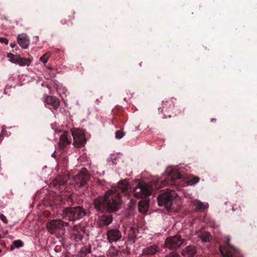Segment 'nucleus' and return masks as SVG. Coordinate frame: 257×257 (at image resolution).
Here are the masks:
<instances>
[{
  "instance_id": "1",
  "label": "nucleus",
  "mask_w": 257,
  "mask_h": 257,
  "mask_svg": "<svg viewBox=\"0 0 257 257\" xmlns=\"http://www.w3.org/2000/svg\"><path fill=\"white\" fill-rule=\"evenodd\" d=\"M121 200L119 193L115 189L108 190L104 197H98L94 201L95 208L99 211L106 208L109 211H115L118 209Z\"/></svg>"
},
{
  "instance_id": "2",
  "label": "nucleus",
  "mask_w": 257,
  "mask_h": 257,
  "mask_svg": "<svg viewBox=\"0 0 257 257\" xmlns=\"http://www.w3.org/2000/svg\"><path fill=\"white\" fill-rule=\"evenodd\" d=\"M86 212L83 208L77 206L69 207L63 210L62 216L64 220L73 222L76 219L82 218L85 215Z\"/></svg>"
},
{
  "instance_id": "3",
  "label": "nucleus",
  "mask_w": 257,
  "mask_h": 257,
  "mask_svg": "<svg viewBox=\"0 0 257 257\" xmlns=\"http://www.w3.org/2000/svg\"><path fill=\"white\" fill-rule=\"evenodd\" d=\"M181 178V175L177 171H172L168 174H163L162 177L157 180L156 188L162 187L166 185H176L178 181Z\"/></svg>"
},
{
  "instance_id": "4",
  "label": "nucleus",
  "mask_w": 257,
  "mask_h": 257,
  "mask_svg": "<svg viewBox=\"0 0 257 257\" xmlns=\"http://www.w3.org/2000/svg\"><path fill=\"white\" fill-rule=\"evenodd\" d=\"M152 187L149 184L139 183L133 190L134 195L136 197L145 198L150 195Z\"/></svg>"
},
{
  "instance_id": "5",
  "label": "nucleus",
  "mask_w": 257,
  "mask_h": 257,
  "mask_svg": "<svg viewBox=\"0 0 257 257\" xmlns=\"http://www.w3.org/2000/svg\"><path fill=\"white\" fill-rule=\"evenodd\" d=\"M73 138V144L76 148H81L84 146L86 139L84 133L79 128H73L71 130Z\"/></svg>"
},
{
  "instance_id": "6",
  "label": "nucleus",
  "mask_w": 257,
  "mask_h": 257,
  "mask_svg": "<svg viewBox=\"0 0 257 257\" xmlns=\"http://www.w3.org/2000/svg\"><path fill=\"white\" fill-rule=\"evenodd\" d=\"M184 243V240L180 235H176L167 238L165 241V246L170 249L176 250L179 248Z\"/></svg>"
},
{
  "instance_id": "7",
  "label": "nucleus",
  "mask_w": 257,
  "mask_h": 257,
  "mask_svg": "<svg viewBox=\"0 0 257 257\" xmlns=\"http://www.w3.org/2000/svg\"><path fill=\"white\" fill-rule=\"evenodd\" d=\"M69 223L60 219L49 221L47 223V228L51 233H55L58 230L62 229L64 226H68Z\"/></svg>"
},
{
  "instance_id": "8",
  "label": "nucleus",
  "mask_w": 257,
  "mask_h": 257,
  "mask_svg": "<svg viewBox=\"0 0 257 257\" xmlns=\"http://www.w3.org/2000/svg\"><path fill=\"white\" fill-rule=\"evenodd\" d=\"M175 195L176 192L174 190H167L158 196V205L160 206H165L166 208Z\"/></svg>"
},
{
  "instance_id": "9",
  "label": "nucleus",
  "mask_w": 257,
  "mask_h": 257,
  "mask_svg": "<svg viewBox=\"0 0 257 257\" xmlns=\"http://www.w3.org/2000/svg\"><path fill=\"white\" fill-rule=\"evenodd\" d=\"M162 107L159 108V112L163 113L164 117H171V113L174 108V101L173 98L168 99L162 102Z\"/></svg>"
},
{
  "instance_id": "10",
  "label": "nucleus",
  "mask_w": 257,
  "mask_h": 257,
  "mask_svg": "<svg viewBox=\"0 0 257 257\" xmlns=\"http://www.w3.org/2000/svg\"><path fill=\"white\" fill-rule=\"evenodd\" d=\"M181 198L176 193L175 196L171 200L170 203L166 207V209L168 212H176L181 208Z\"/></svg>"
},
{
  "instance_id": "11",
  "label": "nucleus",
  "mask_w": 257,
  "mask_h": 257,
  "mask_svg": "<svg viewBox=\"0 0 257 257\" xmlns=\"http://www.w3.org/2000/svg\"><path fill=\"white\" fill-rule=\"evenodd\" d=\"M84 229L80 226H75L70 231V238L76 242L81 241L83 237Z\"/></svg>"
},
{
  "instance_id": "12",
  "label": "nucleus",
  "mask_w": 257,
  "mask_h": 257,
  "mask_svg": "<svg viewBox=\"0 0 257 257\" xmlns=\"http://www.w3.org/2000/svg\"><path fill=\"white\" fill-rule=\"evenodd\" d=\"M229 241L230 239L227 237L226 245L219 246V251L223 257H232V250L235 252L238 251L236 248L230 244Z\"/></svg>"
},
{
  "instance_id": "13",
  "label": "nucleus",
  "mask_w": 257,
  "mask_h": 257,
  "mask_svg": "<svg viewBox=\"0 0 257 257\" xmlns=\"http://www.w3.org/2000/svg\"><path fill=\"white\" fill-rule=\"evenodd\" d=\"M108 241L112 243L119 240L121 238L120 231L116 228L109 229L106 232Z\"/></svg>"
},
{
  "instance_id": "14",
  "label": "nucleus",
  "mask_w": 257,
  "mask_h": 257,
  "mask_svg": "<svg viewBox=\"0 0 257 257\" xmlns=\"http://www.w3.org/2000/svg\"><path fill=\"white\" fill-rule=\"evenodd\" d=\"M125 232L127 233V238L129 240H133L137 237L138 233V227L136 225H128L125 229Z\"/></svg>"
},
{
  "instance_id": "15",
  "label": "nucleus",
  "mask_w": 257,
  "mask_h": 257,
  "mask_svg": "<svg viewBox=\"0 0 257 257\" xmlns=\"http://www.w3.org/2000/svg\"><path fill=\"white\" fill-rule=\"evenodd\" d=\"M17 41L19 45L23 49H27L30 44L29 38L25 34L19 35L17 37Z\"/></svg>"
},
{
  "instance_id": "16",
  "label": "nucleus",
  "mask_w": 257,
  "mask_h": 257,
  "mask_svg": "<svg viewBox=\"0 0 257 257\" xmlns=\"http://www.w3.org/2000/svg\"><path fill=\"white\" fill-rule=\"evenodd\" d=\"M45 102L47 104L51 105L55 109H57L60 104L59 99L54 96H47L45 97Z\"/></svg>"
},
{
  "instance_id": "17",
  "label": "nucleus",
  "mask_w": 257,
  "mask_h": 257,
  "mask_svg": "<svg viewBox=\"0 0 257 257\" xmlns=\"http://www.w3.org/2000/svg\"><path fill=\"white\" fill-rule=\"evenodd\" d=\"M196 253V249L192 245L187 246L182 251V254L184 257H194Z\"/></svg>"
},
{
  "instance_id": "18",
  "label": "nucleus",
  "mask_w": 257,
  "mask_h": 257,
  "mask_svg": "<svg viewBox=\"0 0 257 257\" xmlns=\"http://www.w3.org/2000/svg\"><path fill=\"white\" fill-rule=\"evenodd\" d=\"M112 221V218L109 215H103L100 216L98 219V223L100 226L108 225Z\"/></svg>"
},
{
  "instance_id": "19",
  "label": "nucleus",
  "mask_w": 257,
  "mask_h": 257,
  "mask_svg": "<svg viewBox=\"0 0 257 257\" xmlns=\"http://www.w3.org/2000/svg\"><path fill=\"white\" fill-rule=\"evenodd\" d=\"M71 141L68 139V133L63 132L60 137L59 145L61 148H64L70 144Z\"/></svg>"
},
{
  "instance_id": "20",
  "label": "nucleus",
  "mask_w": 257,
  "mask_h": 257,
  "mask_svg": "<svg viewBox=\"0 0 257 257\" xmlns=\"http://www.w3.org/2000/svg\"><path fill=\"white\" fill-rule=\"evenodd\" d=\"M158 251V247L156 245H153L145 248L143 253L146 254H154Z\"/></svg>"
},
{
  "instance_id": "21",
  "label": "nucleus",
  "mask_w": 257,
  "mask_h": 257,
  "mask_svg": "<svg viewBox=\"0 0 257 257\" xmlns=\"http://www.w3.org/2000/svg\"><path fill=\"white\" fill-rule=\"evenodd\" d=\"M138 207L140 212L145 213L148 209V202L146 200H142L139 202Z\"/></svg>"
},
{
  "instance_id": "22",
  "label": "nucleus",
  "mask_w": 257,
  "mask_h": 257,
  "mask_svg": "<svg viewBox=\"0 0 257 257\" xmlns=\"http://www.w3.org/2000/svg\"><path fill=\"white\" fill-rule=\"evenodd\" d=\"M32 62V59L30 58L21 57H19V60L17 64L20 66H29L30 65Z\"/></svg>"
},
{
  "instance_id": "23",
  "label": "nucleus",
  "mask_w": 257,
  "mask_h": 257,
  "mask_svg": "<svg viewBox=\"0 0 257 257\" xmlns=\"http://www.w3.org/2000/svg\"><path fill=\"white\" fill-rule=\"evenodd\" d=\"M128 183L125 180H121L118 183L117 188L122 192H125L128 190Z\"/></svg>"
},
{
  "instance_id": "24",
  "label": "nucleus",
  "mask_w": 257,
  "mask_h": 257,
  "mask_svg": "<svg viewBox=\"0 0 257 257\" xmlns=\"http://www.w3.org/2000/svg\"><path fill=\"white\" fill-rule=\"evenodd\" d=\"M78 177L79 178L82 179L81 183H84L89 178V175L87 173L85 169L83 168L80 173L78 174Z\"/></svg>"
},
{
  "instance_id": "25",
  "label": "nucleus",
  "mask_w": 257,
  "mask_h": 257,
  "mask_svg": "<svg viewBox=\"0 0 257 257\" xmlns=\"http://www.w3.org/2000/svg\"><path fill=\"white\" fill-rule=\"evenodd\" d=\"M107 256L109 257H119V251L114 247H111L107 251Z\"/></svg>"
},
{
  "instance_id": "26",
  "label": "nucleus",
  "mask_w": 257,
  "mask_h": 257,
  "mask_svg": "<svg viewBox=\"0 0 257 257\" xmlns=\"http://www.w3.org/2000/svg\"><path fill=\"white\" fill-rule=\"evenodd\" d=\"M199 236L203 242H209L210 240V235L208 232H202Z\"/></svg>"
},
{
  "instance_id": "27",
  "label": "nucleus",
  "mask_w": 257,
  "mask_h": 257,
  "mask_svg": "<svg viewBox=\"0 0 257 257\" xmlns=\"http://www.w3.org/2000/svg\"><path fill=\"white\" fill-rule=\"evenodd\" d=\"M208 207V203H205L200 201H197L196 203L195 209L196 210H203Z\"/></svg>"
},
{
  "instance_id": "28",
  "label": "nucleus",
  "mask_w": 257,
  "mask_h": 257,
  "mask_svg": "<svg viewBox=\"0 0 257 257\" xmlns=\"http://www.w3.org/2000/svg\"><path fill=\"white\" fill-rule=\"evenodd\" d=\"M19 57V55H14L11 53H9L7 54V57L8 58L9 60L11 62L15 64H17Z\"/></svg>"
},
{
  "instance_id": "29",
  "label": "nucleus",
  "mask_w": 257,
  "mask_h": 257,
  "mask_svg": "<svg viewBox=\"0 0 257 257\" xmlns=\"http://www.w3.org/2000/svg\"><path fill=\"white\" fill-rule=\"evenodd\" d=\"M199 180H200V179L199 177H198L197 176H193V177H192V178H190L189 180H188L187 181H186V186L193 185L196 184L197 183H198L199 182Z\"/></svg>"
},
{
  "instance_id": "30",
  "label": "nucleus",
  "mask_w": 257,
  "mask_h": 257,
  "mask_svg": "<svg viewBox=\"0 0 257 257\" xmlns=\"http://www.w3.org/2000/svg\"><path fill=\"white\" fill-rule=\"evenodd\" d=\"M24 243L21 240H16L13 242V244L11 246V249L13 250L15 248H19L22 247Z\"/></svg>"
},
{
  "instance_id": "31",
  "label": "nucleus",
  "mask_w": 257,
  "mask_h": 257,
  "mask_svg": "<svg viewBox=\"0 0 257 257\" xmlns=\"http://www.w3.org/2000/svg\"><path fill=\"white\" fill-rule=\"evenodd\" d=\"M49 56V53H46L42 57H40V61L43 62V63L45 64L47 62Z\"/></svg>"
},
{
  "instance_id": "32",
  "label": "nucleus",
  "mask_w": 257,
  "mask_h": 257,
  "mask_svg": "<svg viewBox=\"0 0 257 257\" xmlns=\"http://www.w3.org/2000/svg\"><path fill=\"white\" fill-rule=\"evenodd\" d=\"M124 133L121 131H116L115 133V138L117 139H120L124 136Z\"/></svg>"
},
{
  "instance_id": "33",
  "label": "nucleus",
  "mask_w": 257,
  "mask_h": 257,
  "mask_svg": "<svg viewBox=\"0 0 257 257\" xmlns=\"http://www.w3.org/2000/svg\"><path fill=\"white\" fill-rule=\"evenodd\" d=\"M0 218L4 223L6 224L8 223V221L7 217L3 214H1L0 215Z\"/></svg>"
},
{
  "instance_id": "34",
  "label": "nucleus",
  "mask_w": 257,
  "mask_h": 257,
  "mask_svg": "<svg viewBox=\"0 0 257 257\" xmlns=\"http://www.w3.org/2000/svg\"><path fill=\"white\" fill-rule=\"evenodd\" d=\"M0 42L1 43L5 44L6 45H8L9 41L7 38L1 37L0 38Z\"/></svg>"
},
{
  "instance_id": "35",
  "label": "nucleus",
  "mask_w": 257,
  "mask_h": 257,
  "mask_svg": "<svg viewBox=\"0 0 257 257\" xmlns=\"http://www.w3.org/2000/svg\"><path fill=\"white\" fill-rule=\"evenodd\" d=\"M10 46L12 48H14L16 45L15 44H11Z\"/></svg>"
},
{
  "instance_id": "36",
  "label": "nucleus",
  "mask_w": 257,
  "mask_h": 257,
  "mask_svg": "<svg viewBox=\"0 0 257 257\" xmlns=\"http://www.w3.org/2000/svg\"><path fill=\"white\" fill-rule=\"evenodd\" d=\"M215 121H216V119L215 118H212L211 120V122H215Z\"/></svg>"
},
{
  "instance_id": "37",
  "label": "nucleus",
  "mask_w": 257,
  "mask_h": 257,
  "mask_svg": "<svg viewBox=\"0 0 257 257\" xmlns=\"http://www.w3.org/2000/svg\"><path fill=\"white\" fill-rule=\"evenodd\" d=\"M52 156L53 157H55V152L52 154Z\"/></svg>"
},
{
  "instance_id": "38",
  "label": "nucleus",
  "mask_w": 257,
  "mask_h": 257,
  "mask_svg": "<svg viewBox=\"0 0 257 257\" xmlns=\"http://www.w3.org/2000/svg\"><path fill=\"white\" fill-rule=\"evenodd\" d=\"M2 252V250L0 249V253H1Z\"/></svg>"
},
{
  "instance_id": "39",
  "label": "nucleus",
  "mask_w": 257,
  "mask_h": 257,
  "mask_svg": "<svg viewBox=\"0 0 257 257\" xmlns=\"http://www.w3.org/2000/svg\"><path fill=\"white\" fill-rule=\"evenodd\" d=\"M1 238V234H0V238Z\"/></svg>"
}]
</instances>
